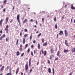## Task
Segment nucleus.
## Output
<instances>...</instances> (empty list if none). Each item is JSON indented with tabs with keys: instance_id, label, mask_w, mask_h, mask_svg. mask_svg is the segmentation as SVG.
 I'll return each mask as SVG.
<instances>
[{
	"instance_id": "f257e3e1",
	"label": "nucleus",
	"mask_w": 75,
	"mask_h": 75,
	"mask_svg": "<svg viewBox=\"0 0 75 75\" xmlns=\"http://www.w3.org/2000/svg\"><path fill=\"white\" fill-rule=\"evenodd\" d=\"M17 19L20 26H21V23L20 21V15L18 14L17 15Z\"/></svg>"
},
{
	"instance_id": "f03ea898",
	"label": "nucleus",
	"mask_w": 75,
	"mask_h": 75,
	"mask_svg": "<svg viewBox=\"0 0 75 75\" xmlns=\"http://www.w3.org/2000/svg\"><path fill=\"white\" fill-rule=\"evenodd\" d=\"M8 25H6V28H5V30L6 31V33H8Z\"/></svg>"
},
{
	"instance_id": "7ed1b4c3",
	"label": "nucleus",
	"mask_w": 75,
	"mask_h": 75,
	"mask_svg": "<svg viewBox=\"0 0 75 75\" xmlns=\"http://www.w3.org/2000/svg\"><path fill=\"white\" fill-rule=\"evenodd\" d=\"M28 69V64H27L25 65V70L27 71Z\"/></svg>"
},
{
	"instance_id": "20e7f679",
	"label": "nucleus",
	"mask_w": 75,
	"mask_h": 75,
	"mask_svg": "<svg viewBox=\"0 0 75 75\" xmlns=\"http://www.w3.org/2000/svg\"><path fill=\"white\" fill-rule=\"evenodd\" d=\"M65 44L67 45V47H68V46H69L68 44V41L67 40H65Z\"/></svg>"
},
{
	"instance_id": "39448f33",
	"label": "nucleus",
	"mask_w": 75,
	"mask_h": 75,
	"mask_svg": "<svg viewBox=\"0 0 75 75\" xmlns=\"http://www.w3.org/2000/svg\"><path fill=\"white\" fill-rule=\"evenodd\" d=\"M8 21V18L6 17V20L5 21L6 24H7Z\"/></svg>"
},
{
	"instance_id": "423d86ee",
	"label": "nucleus",
	"mask_w": 75,
	"mask_h": 75,
	"mask_svg": "<svg viewBox=\"0 0 75 75\" xmlns=\"http://www.w3.org/2000/svg\"><path fill=\"white\" fill-rule=\"evenodd\" d=\"M65 37L68 36V32H67V30H65Z\"/></svg>"
},
{
	"instance_id": "0eeeda50",
	"label": "nucleus",
	"mask_w": 75,
	"mask_h": 75,
	"mask_svg": "<svg viewBox=\"0 0 75 75\" xmlns=\"http://www.w3.org/2000/svg\"><path fill=\"white\" fill-rule=\"evenodd\" d=\"M19 71V68L18 67L17 70H16V74H17L18 72V71Z\"/></svg>"
},
{
	"instance_id": "6e6552de",
	"label": "nucleus",
	"mask_w": 75,
	"mask_h": 75,
	"mask_svg": "<svg viewBox=\"0 0 75 75\" xmlns=\"http://www.w3.org/2000/svg\"><path fill=\"white\" fill-rule=\"evenodd\" d=\"M48 71L50 74L51 73V68H49L48 69Z\"/></svg>"
},
{
	"instance_id": "1a4fd4ad",
	"label": "nucleus",
	"mask_w": 75,
	"mask_h": 75,
	"mask_svg": "<svg viewBox=\"0 0 75 75\" xmlns=\"http://www.w3.org/2000/svg\"><path fill=\"white\" fill-rule=\"evenodd\" d=\"M64 52L66 53L67 52H69V50H66L65 49H64Z\"/></svg>"
},
{
	"instance_id": "9d476101",
	"label": "nucleus",
	"mask_w": 75,
	"mask_h": 75,
	"mask_svg": "<svg viewBox=\"0 0 75 75\" xmlns=\"http://www.w3.org/2000/svg\"><path fill=\"white\" fill-rule=\"evenodd\" d=\"M59 34L60 35H62V34H63V31H60Z\"/></svg>"
},
{
	"instance_id": "9b49d317",
	"label": "nucleus",
	"mask_w": 75,
	"mask_h": 75,
	"mask_svg": "<svg viewBox=\"0 0 75 75\" xmlns=\"http://www.w3.org/2000/svg\"><path fill=\"white\" fill-rule=\"evenodd\" d=\"M41 52H42V53L43 54H44V51H43V50H41L40 51V55H41L42 54V53H41Z\"/></svg>"
},
{
	"instance_id": "f8f14e48",
	"label": "nucleus",
	"mask_w": 75,
	"mask_h": 75,
	"mask_svg": "<svg viewBox=\"0 0 75 75\" xmlns=\"http://www.w3.org/2000/svg\"><path fill=\"white\" fill-rule=\"evenodd\" d=\"M25 38H23V44H25Z\"/></svg>"
},
{
	"instance_id": "ddd939ff",
	"label": "nucleus",
	"mask_w": 75,
	"mask_h": 75,
	"mask_svg": "<svg viewBox=\"0 0 75 75\" xmlns=\"http://www.w3.org/2000/svg\"><path fill=\"white\" fill-rule=\"evenodd\" d=\"M27 19H25L23 21V24H24L25 23H27Z\"/></svg>"
},
{
	"instance_id": "4468645a",
	"label": "nucleus",
	"mask_w": 75,
	"mask_h": 75,
	"mask_svg": "<svg viewBox=\"0 0 75 75\" xmlns=\"http://www.w3.org/2000/svg\"><path fill=\"white\" fill-rule=\"evenodd\" d=\"M4 68V66H3L2 67V68L0 69V70L1 71H3Z\"/></svg>"
},
{
	"instance_id": "2eb2a0df",
	"label": "nucleus",
	"mask_w": 75,
	"mask_h": 75,
	"mask_svg": "<svg viewBox=\"0 0 75 75\" xmlns=\"http://www.w3.org/2000/svg\"><path fill=\"white\" fill-rule=\"evenodd\" d=\"M71 8L72 9H73V10H75V7H74V6H73V5H72V4L71 5Z\"/></svg>"
},
{
	"instance_id": "dca6fc26",
	"label": "nucleus",
	"mask_w": 75,
	"mask_h": 75,
	"mask_svg": "<svg viewBox=\"0 0 75 75\" xmlns=\"http://www.w3.org/2000/svg\"><path fill=\"white\" fill-rule=\"evenodd\" d=\"M71 52H75V47L74 48H73L72 49Z\"/></svg>"
},
{
	"instance_id": "f3484780",
	"label": "nucleus",
	"mask_w": 75,
	"mask_h": 75,
	"mask_svg": "<svg viewBox=\"0 0 75 75\" xmlns=\"http://www.w3.org/2000/svg\"><path fill=\"white\" fill-rule=\"evenodd\" d=\"M59 53H60V52L59 51H58L57 53V56H58V57L59 56Z\"/></svg>"
},
{
	"instance_id": "a211bd4d",
	"label": "nucleus",
	"mask_w": 75,
	"mask_h": 75,
	"mask_svg": "<svg viewBox=\"0 0 75 75\" xmlns=\"http://www.w3.org/2000/svg\"><path fill=\"white\" fill-rule=\"evenodd\" d=\"M19 55H20V52H19L18 51L16 52V55H17V56H18Z\"/></svg>"
},
{
	"instance_id": "6ab92c4d",
	"label": "nucleus",
	"mask_w": 75,
	"mask_h": 75,
	"mask_svg": "<svg viewBox=\"0 0 75 75\" xmlns=\"http://www.w3.org/2000/svg\"><path fill=\"white\" fill-rule=\"evenodd\" d=\"M3 19H1L0 21V26H1L2 24V21H3Z\"/></svg>"
},
{
	"instance_id": "aec40b11",
	"label": "nucleus",
	"mask_w": 75,
	"mask_h": 75,
	"mask_svg": "<svg viewBox=\"0 0 75 75\" xmlns=\"http://www.w3.org/2000/svg\"><path fill=\"white\" fill-rule=\"evenodd\" d=\"M47 42H46L43 44V46H47Z\"/></svg>"
},
{
	"instance_id": "412c9836",
	"label": "nucleus",
	"mask_w": 75,
	"mask_h": 75,
	"mask_svg": "<svg viewBox=\"0 0 75 75\" xmlns=\"http://www.w3.org/2000/svg\"><path fill=\"white\" fill-rule=\"evenodd\" d=\"M18 39L17 40L16 42V45H18Z\"/></svg>"
},
{
	"instance_id": "4be33fe9",
	"label": "nucleus",
	"mask_w": 75,
	"mask_h": 75,
	"mask_svg": "<svg viewBox=\"0 0 75 75\" xmlns=\"http://www.w3.org/2000/svg\"><path fill=\"white\" fill-rule=\"evenodd\" d=\"M38 49H40V44L39 43L38 44Z\"/></svg>"
},
{
	"instance_id": "5701e85b",
	"label": "nucleus",
	"mask_w": 75,
	"mask_h": 75,
	"mask_svg": "<svg viewBox=\"0 0 75 75\" xmlns=\"http://www.w3.org/2000/svg\"><path fill=\"white\" fill-rule=\"evenodd\" d=\"M55 26L56 29H57V28H58V26H57V24H56L55 25Z\"/></svg>"
},
{
	"instance_id": "b1692460",
	"label": "nucleus",
	"mask_w": 75,
	"mask_h": 75,
	"mask_svg": "<svg viewBox=\"0 0 75 75\" xmlns=\"http://www.w3.org/2000/svg\"><path fill=\"white\" fill-rule=\"evenodd\" d=\"M51 53H54V50H53V49H51Z\"/></svg>"
},
{
	"instance_id": "393cba45",
	"label": "nucleus",
	"mask_w": 75,
	"mask_h": 75,
	"mask_svg": "<svg viewBox=\"0 0 75 75\" xmlns=\"http://www.w3.org/2000/svg\"><path fill=\"white\" fill-rule=\"evenodd\" d=\"M27 35H28V34H25L24 35V37L25 38V37H27Z\"/></svg>"
},
{
	"instance_id": "a878e982",
	"label": "nucleus",
	"mask_w": 75,
	"mask_h": 75,
	"mask_svg": "<svg viewBox=\"0 0 75 75\" xmlns=\"http://www.w3.org/2000/svg\"><path fill=\"white\" fill-rule=\"evenodd\" d=\"M46 54H47V52H46V51H45L44 54V56H45V55H46Z\"/></svg>"
},
{
	"instance_id": "bb28decb",
	"label": "nucleus",
	"mask_w": 75,
	"mask_h": 75,
	"mask_svg": "<svg viewBox=\"0 0 75 75\" xmlns=\"http://www.w3.org/2000/svg\"><path fill=\"white\" fill-rule=\"evenodd\" d=\"M27 46H28V44H26L25 46V50L26 49L27 47Z\"/></svg>"
},
{
	"instance_id": "cd10ccee",
	"label": "nucleus",
	"mask_w": 75,
	"mask_h": 75,
	"mask_svg": "<svg viewBox=\"0 0 75 75\" xmlns=\"http://www.w3.org/2000/svg\"><path fill=\"white\" fill-rule=\"evenodd\" d=\"M9 72H10L9 73H8V74H11V69H10L9 70Z\"/></svg>"
},
{
	"instance_id": "c85d7f7f",
	"label": "nucleus",
	"mask_w": 75,
	"mask_h": 75,
	"mask_svg": "<svg viewBox=\"0 0 75 75\" xmlns=\"http://www.w3.org/2000/svg\"><path fill=\"white\" fill-rule=\"evenodd\" d=\"M30 54H31V55L32 56H33V55H34V54H33V52H31Z\"/></svg>"
},
{
	"instance_id": "c756f323",
	"label": "nucleus",
	"mask_w": 75,
	"mask_h": 75,
	"mask_svg": "<svg viewBox=\"0 0 75 75\" xmlns=\"http://www.w3.org/2000/svg\"><path fill=\"white\" fill-rule=\"evenodd\" d=\"M52 71H53V75H54V69H52Z\"/></svg>"
},
{
	"instance_id": "7c9ffc66",
	"label": "nucleus",
	"mask_w": 75,
	"mask_h": 75,
	"mask_svg": "<svg viewBox=\"0 0 75 75\" xmlns=\"http://www.w3.org/2000/svg\"><path fill=\"white\" fill-rule=\"evenodd\" d=\"M7 1V0H4V4H5L6 2Z\"/></svg>"
},
{
	"instance_id": "2f4dec72",
	"label": "nucleus",
	"mask_w": 75,
	"mask_h": 75,
	"mask_svg": "<svg viewBox=\"0 0 75 75\" xmlns=\"http://www.w3.org/2000/svg\"><path fill=\"white\" fill-rule=\"evenodd\" d=\"M24 31L25 32H27V31H28V30L27 29H25Z\"/></svg>"
},
{
	"instance_id": "473e14b6",
	"label": "nucleus",
	"mask_w": 75,
	"mask_h": 75,
	"mask_svg": "<svg viewBox=\"0 0 75 75\" xmlns=\"http://www.w3.org/2000/svg\"><path fill=\"white\" fill-rule=\"evenodd\" d=\"M19 51L21 52V51H22V48H21V47H20V48L19 49Z\"/></svg>"
},
{
	"instance_id": "72a5a7b5",
	"label": "nucleus",
	"mask_w": 75,
	"mask_h": 75,
	"mask_svg": "<svg viewBox=\"0 0 75 75\" xmlns=\"http://www.w3.org/2000/svg\"><path fill=\"white\" fill-rule=\"evenodd\" d=\"M47 63L49 64H50V61L49 60H47Z\"/></svg>"
},
{
	"instance_id": "f704fd0d",
	"label": "nucleus",
	"mask_w": 75,
	"mask_h": 75,
	"mask_svg": "<svg viewBox=\"0 0 75 75\" xmlns=\"http://www.w3.org/2000/svg\"><path fill=\"white\" fill-rule=\"evenodd\" d=\"M54 21L55 22L57 21V18H56V17H55L54 18Z\"/></svg>"
},
{
	"instance_id": "c9c22d12",
	"label": "nucleus",
	"mask_w": 75,
	"mask_h": 75,
	"mask_svg": "<svg viewBox=\"0 0 75 75\" xmlns=\"http://www.w3.org/2000/svg\"><path fill=\"white\" fill-rule=\"evenodd\" d=\"M29 38L30 39V40H31V39H32V35H31L30 36Z\"/></svg>"
},
{
	"instance_id": "e433bc0d",
	"label": "nucleus",
	"mask_w": 75,
	"mask_h": 75,
	"mask_svg": "<svg viewBox=\"0 0 75 75\" xmlns=\"http://www.w3.org/2000/svg\"><path fill=\"white\" fill-rule=\"evenodd\" d=\"M42 43H44V39L42 38Z\"/></svg>"
},
{
	"instance_id": "4c0bfd02",
	"label": "nucleus",
	"mask_w": 75,
	"mask_h": 75,
	"mask_svg": "<svg viewBox=\"0 0 75 75\" xmlns=\"http://www.w3.org/2000/svg\"><path fill=\"white\" fill-rule=\"evenodd\" d=\"M28 52H30V48H28L27 50Z\"/></svg>"
},
{
	"instance_id": "58836bf2",
	"label": "nucleus",
	"mask_w": 75,
	"mask_h": 75,
	"mask_svg": "<svg viewBox=\"0 0 75 75\" xmlns=\"http://www.w3.org/2000/svg\"><path fill=\"white\" fill-rule=\"evenodd\" d=\"M3 38V37L2 36H1L0 38V40H1L2 39V38Z\"/></svg>"
},
{
	"instance_id": "ea45409f",
	"label": "nucleus",
	"mask_w": 75,
	"mask_h": 75,
	"mask_svg": "<svg viewBox=\"0 0 75 75\" xmlns=\"http://www.w3.org/2000/svg\"><path fill=\"white\" fill-rule=\"evenodd\" d=\"M3 11L4 12H5L6 11V8H4L3 10Z\"/></svg>"
},
{
	"instance_id": "a19ab883",
	"label": "nucleus",
	"mask_w": 75,
	"mask_h": 75,
	"mask_svg": "<svg viewBox=\"0 0 75 75\" xmlns=\"http://www.w3.org/2000/svg\"><path fill=\"white\" fill-rule=\"evenodd\" d=\"M5 36H6V35H5V34H4L3 36H2V37H3V38L5 37Z\"/></svg>"
},
{
	"instance_id": "79ce46f5",
	"label": "nucleus",
	"mask_w": 75,
	"mask_h": 75,
	"mask_svg": "<svg viewBox=\"0 0 75 75\" xmlns=\"http://www.w3.org/2000/svg\"><path fill=\"white\" fill-rule=\"evenodd\" d=\"M5 36H6V35H5V34H4L3 36H2V37H3V38L5 37Z\"/></svg>"
},
{
	"instance_id": "37998d69",
	"label": "nucleus",
	"mask_w": 75,
	"mask_h": 75,
	"mask_svg": "<svg viewBox=\"0 0 75 75\" xmlns=\"http://www.w3.org/2000/svg\"><path fill=\"white\" fill-rule=\"evenodd\" d=\"M36 53V51L35 50H34V54H35Z\"/></svg>"
},
{
	"instance_id": "c03bdc74",
	"label": "nucleus",
	"mask_w": 75,
	"mask_h": 75,
	"mask_svg": "<svg viewBox=\"0 0 75 75\" xmlns=\"http://www.w3.org/2000/svg\"><path fill=\"white\" fill-rule=\"evenodd\" d=\"M24 53H22V54H21V57H23V55H24Z\"/></svg>"
},
{
	"instance_id": "a18cd8bd",
	"label": "nucleus",
	"mask_w": 75,
	"mask_h": 75,
	"mask_svg": "<svg viewBox=\"0 0 75 75\" xmlns=\"http://www.w3.org/2000/svg\"><path fill=\"white\" fill-rule=\"evenodd\" d=\"M58 57H57L56 59H54L55 61H57V60H58Z\"/></svg>"
},
{
	"instance_id": "49530a36",
	"label": "nucleus",
	"mask_w": 75,
	"mask_h": 75,
	"mask_svg": "<svg viewBox=\"0 0 75 75\" xmlns=\"http://www.w3.org/2000/svg\"><path fill=\"white\" fill-rule=\"evenodd\" d=\"M44 21V18H42V21Z\"/></svg>"
},
{
	"instance_id": "de8ad7c7",
	"label": "nucleus",
	"mask_w": 75,
	"mask_h": 75,
	"mask_svg": "<svg viewBox=\"0 0 75 75\" xmlns=\"http://www.w3.org/2000/svg\"><path fill=\"white\" fill-rule=\"evenodd\" d=\"M31 47L32 48H33V47H34V45H32L31 46Z\"/></svg>"
},
{
	"instance_id": "09e8293b",
	"label": "nucleus",
	"mask_w": 75,
	"mask_h": 75,
	"mask_svg": "<svg viewBox=\"0 0 75 75\" xmlns=\"http://www.w3.org/2000/svg\"><path fill=\"white\" fill-rule=\"evenodd\" d=\"M41 33H39V34L38 35V36H40V35H41Z\"/></svg>"
},
{
	"instance_id": "8fccbe9b",
	"label": "nucleus",
	"mask_w": 75,
	"mask_h": 75,
	"mask_svg": "<svg viewBox=\"0 0 75 75\" xmlns=\"http://www.w3.org/2000/svg\"><path fill=\"white\" fill-rule=\"evenodd\" d=\"M6 42L8 41V38H6Z\"/></svg>"
},
{
	"instance_id": "3c124183",
	"label": "nucleus",
	"mask_w": 75,
	"mask_h": 75,
	"mask_svg": "<svg viewBox=\"0 0 75 75\" xmlns=\"http://www.w3.org/2000/svg\"><path fill=\"white\" fill-rule=\"evenodd\" d=\"M31 59L30 58V59H29V62H31Z\"/></svg>"
},
{
	"instance_id": "603ef678",
	"label": "nucleus",
	"mask_w": 75,
	"mask_h": 75,
	"mask_svg": "<svg viewBox=\"0 0 75 75\" xmlns=\"http://www.w3.org/2000/svg\"><path fill=\"white\" fill-rule=\"evenodd\" d=\"M12 75V74H8V73H7V74H6V75Z\"/></svg>"
},
{
	"instance_id": "864d4df0",
	"label": "nucleus",
	"mask_w": 75,
	"mask_h": 75,
	"mask_svg": "<svg viewBox=\"0 0 75 75\" xmlns=\"http://www.w3.org/2000/svg\"><path fill=\"white\" fill-rule=\"evenodd\" d=\"M52 59V57H51V56H50V59Z\"/></svg>"
},
{
	"instance_id": "5fc2aeb1",
	"label": "nucleus",
	"mask_w": 75,
	"mask_h": 75,
	"mask_svg": "<svg viewBox=\"0 0 75 75\" xmlns=\"http://www.w3.org/2000/svg\"><path fill=\"white\" fill-rule=\"evenodd\" d=\"M8 68H9V66H7V67L6 69H8Z\"/></svg>"
},
{
	"instance_id": "6e6d98bb",
	"label": "nucleus",
	"mask_w": 75,
	"mask_h": 75,
	"mask_svg": "<svg viewBox=\"0 0 75 75\" xmlns=\"http://www.w3.org/2000/svg\"><path fill=\"white\" fill-rule=\"evenodd\" d=\"M13 22V20H11L10 21V23H11L12 22Z\"/></svg>"
},
{
	"instance_id": "4d7b16f0",
	"label": "nucleus",
	"mask_w": 75,
	"mask_h": 75,
	"mask_svg": "<svg viewBox=\"0 0 75 75\" xmlns=\"http://www.w3.org/2000/svg\"><path fill=\"white\" fill-rule=\"evenodd\" d=\"M29 65L30 66V65H31V62H29Z\"/></svg>"
},
{
	"instance_id": "13d9d810",
	"label": "nucleus",
	"mask_w": 75,
	"mask_h": 75,
	"mask_svg": "<svg viewBox=\"0 0 75 75\" xmlns=\"http://www.w3.org/2000/svg\"><path fill=\"white\" fill-rule=\"evenodd\" d=\"M31 71H32V69H30V73H31Z\"/></svg>"
},
{
	"instance_id": "bf43d9fd",
	"label": "nucleus",
	"mask_w": 75,
	"mask_h": 75,
	"mask_svg": "<svg viewBox=\"0 0 75 75\" xmlns=\"http://www.w3.org/2000/svg\"><path fill=\"white\" fill-rule=\"evenodd\" d=\"M0 33H1V34H2V30H1L0 31Z\"/></svg>"
},
{
	"instance_id": "052dcab7",
	"label": "nucleus",
	"mask_w": 75,
	"mask_h": 75,
	"mask_svg": "<svg viewBox=\"0 0 75 75\" xmlns=\"http://www.w3.org/2000/svg\"><path fill=\"white\" fill-rule=\"evenodd\" d=\"M72 74H73V72H71V73L69 75H72Z\"/></svg>"
},
{
	"instance_id": "680f3d73",
	"label": "nucleus",
	"mask_w": 75,
	"mask_h": 75,
	"mask_svg": "<svg viewBox=\"0 0 75 75\" xmlns=\"http://www.w3.org/2000/svg\"><path fill=\"white\" fill-rule=\"evenodd\" d=\"M35 22L36 24H38V23H37V21H35Z\"/></svg>"
},
{
	"instance_id": "e2e57ef3",
	"label": "nucleus",
	"mask_w": 75,
	"mask_h": 75,
	"mask_svg": "<svg viewBox=\"0 0 75 75\" xmlns=\"http://www.w3.org/2000/svg\"><path fill=\"white\" fill-rule=\"evenodd\" d=\"M67 7V5H65V8H66V7Z\"/></svg>"
},
{
	"instance_id": "0e129e2a",
	"label": "nucleus",
	"mask_w": 75,
	"mask_h": 75,
	"mask_svg": "<svg viewBox=\"0 0 75 75\" xmlns=\"http://www.w3.org/2000/svg\"><path fill=\"white\" fill-rule=\"evenodd\" d=\"M21 34H22V33H21V32L20 33V36H21Z\"/></svg>"
},
{
	"instance_id": "69168bd1",
	"label": "nucleus",
	"mask_w": 75,
	"mask_h": 75,
	"mask_svg": "<svg viewBox=\"0 0 75 75\" xmlns=\"http://www.w3.org/2000/svg\"><path fill=\"white\" fill-rule=\"evenodd\" d=\"M35 42H36L35 40H33V43H35Z\"/></svg>"
},
{
	"instance_id": "338daca9",
	"label": "nucleus",
	"mask_w": 75,
	"mask_h": 75,
	"mask_svg": "<svg viewBox=\"0 0 75 75\" xmlns=\"http://www.w3.org/2000/svg\"><path fill=\"white\" fill-rule=\"evenodd\" d=\"M33 20L32 19H31L30 20V21L31 22V21H33Z\"/></svg>"
},
{
	"instance_id": "774afa93",
	"label": "nucleus",
	"mask_w": 75,
	"mask_h": 75,
	"mask_svg": "<svg viewBox=\"0 0 75 75\" xmlns=\"http://www.w3.org/2000/svg\"><path fill=\"white\" fill-rule=\"evenodd\" d=\"M21 75H23V73L22 72H21Z\"/></svg>"
}]
</instances>
